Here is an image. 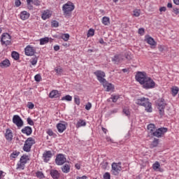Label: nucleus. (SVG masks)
Wrapping results in <instances>:
<instances>
[{
	"instance_id": "obj_6",
	"label": "nucleus",
	"mask_w": 179,
	"mask_h": 179,
	"mask_svg": "<svg viewBox=\"0 0 179 179\" xmlns=\"http://www.w3.org/2000/svg\"><path fill=\"white\" fill-rule=\"evenodd\" d=\"M94 75H95V76H96V79L97 80H99V82L100 83H104L106 82V78H104V77L106 76V73H104V71H101V70H97L95 72H94Z\"/></svg>"
},
{
	"instance_id": "obj_3",
	"label": "nucleus",
	"mask_w": 179,
	"mask_h": 179,
	"mask_svg": "<svg viewBox=\"0 0 179 179\" xmlns=\"http://www.w3.org/2000/svg\"><path fill=\"white\" fill-rule=\"evenodd\" d=\"M155 106L159 110V115L163 117L164 115V108H166V106H167V103H166V100L164 98H159L155 101Z\"/></svg>"
},
{
	"instance_id": "obj_62",
	"label": "nucleus",
	"mask_w": 179,
	"mask_h": 179,
	"mask_svg": "<svg viewBox=\"0 0 179 179\" xmlns=\"http://www.w3.org/2000/svg\"><path fill=\"white\" fill-rule=\"evenodd\" d=\"M108 166V162H103L102 163V167L103 169H107V166Z\"/></svg>"
},
{
	"instance_id": "obj_53",
	"label": "nucleus",
	"mask_w": 179,
	"mask_h": 179,
	"mask_svg": "<svg viewBox=\"0 0 179 179\" xmlns=\"http://www.w3.org/2000/svg\"><path fill=\"white\" fill-rule=\"evenodd\" d=\"M27 107H28L29 110H33V108H34V103L32 102H28Z\"/></svg>"
},
{
	"instance_id": "obj_22",
	"label": "nucleus",
	"mask_w": 179,
	"mask_h": 179,
	"mask_svg": "<svg viewBox=\"0 0 179 179\" xmlns=\"http://www.w3.org/2000/svg\"><path fill=\"white\" fill-rule=\"evenodd\" d=\"M29 160H30V159L29 158V155H23L20 157V162L22 163L23 166H24V164H26L27 162H29Z\"/></svg>"
},
{
	"instance_id": "obj_5",
	"label": "nucleus",
	"mask_w": 179,
	"mask_h": 179,
	"mask_svg": "<svg viewBox=\"0 0 179 179\" xmlns=\"http://www.w3.org/2000/svg\"><path fill=\"white\" fill-rule=\"evenodd\" d=\"M167 131H169V129H167L166 127H160L156 129L151 136H155V138H163Z\"/></svg>"
},
{
	"instance_id": "obj_64",
	"label": "nucleus",
	"mask_w": 179,
	"mask_h": 179,
	"mask_svg": "<svg viewBox=\"0 0 179 179\" xmlns=\"http://www.w3.org/2000/svg\"><path fill=\"white\" fill-rule=\"evenodd\" d=\"M75 167L77 169V170H80V164H76Z\"/></svg>"
},
{
	"instance_id": "obj_8",
	"label": "nucleus",
	"mask_w": 179,
	"mask_h": 179,
	"mask_svg": "<svg viewBox=\"0 0 179 179\" xmlns=\"http://www.w3.org/2000/svg\"><path fill=\"white\" fill-rule=\"evenodd\" d=\"M55 163L57 166H62V164L66 163V157L64 154H58L56 156Z\"/></svg>"
},
{
	"instance_id": "obj_61",
	"label": "nucleus",
	"mask_w": 179,
	"mask_h": 179,
	"mask_svg": "<svg viewBox=\"0 0 179 179\" xmlns=\"http://www.w3.org/2000/svg\"><path fill=\"white\" fill-rule=\"evenodd\" d=\"M173 10L175 15H178L179 14V8H173Z\"/></svg>"
},
{
	"instance_id": "obj_46",
	"label": "nucleus",
	"mask_w": 179,
	"mask_h": 179,
	"mask_svg": "<svg viewBox=\"0 0 179 179\" xmlns=\"http://www.w3.org/2000/svg\"><path fill=\"white\" fill-rule=\"evenodd\" d=\"M59 26V22L57 20H52L51 22V27H58Z\"/></svg>"
},
{
	"instance_id": "obj_11",
	"label": "nucleus",
	"mask_w": 179,
	"mask_h": 179,
	"mask_svg": "<svg viewBox=\"0 0 179 179\" xmlns=\"http://www.w3.org/2000/svg\"><path fill=\"white\" fill-rule=\"evenodd\" d=\"M101 85H103L104 89L106 90V92H114V85H113L112 83H108V81L107 80H106L105 83H102Z\"/></svg>"
},
{
	"instance_id": "obj_54",
	"label": "nucleus",
	"mask_w": 179,
	"mask_h": 179,
	"mask_svg": "<svg viewBox=\"0 0 179 179\" xmlns=\"http://www.w3.org/2000/svg\"><path fill=\"white\" fill-rule=\"evenodd\" d=\"M124 57H125L126 59H127L128 61H131V59H132V57H131V55L128 52H126L124 54Z\"/></svg>"
},
{
	"instance_id": "obj_7",
	"label": "nucleus",
	"mask_w": 179,
	"mask_h": 179,
	"mask_svg": "<svg viewBox=\"0 0 179 179\" xmlns=\"http://www.w3.org/2000/svg\"><path fill=\"white\" fill-rule=\"evenodd\" d=\"M13 122L17 127V128H22V127L24 125L23 120H22V117L18 115H15L13 117Z\"/></svg>"
},
{
	"instance_id": "obj_49",
	"label": "nucleus",
	"mask_w": 179,
	"mask_h": 179,
	"mask_svg": "<svg viewBox=\"0 0 179 179\" xmlns=\"http://www.w3.org/2000/svg\"><path fill=\"white\" fill-rule=\"evenodd\" d=\"M31 3L36 6H40L41 2L39 0H31Z\"/></svg>"
},
{
	"instance_id": "obj_27",
	"label": "nucleus",
	"mask_w": 179,
	"mask_h": 179,
	"mask_svg": "<svg viewBox=\"0 0 179 179\" xmlns=\"http://www.w3.org/2000/svg\"><path fill=\"white\" fill-rule=\"evenodd\" d=\"M55 72H56L58 76H61L62 75V73L64 72V69H62V67L59 66L55 69Z\"/></svg>"
},
{
	"instance_id": "obj_2",
	"label": "nucleus",
	"mask_w": 179,
	"mask_h": 179,
	"mask_svg": "<svg viewBox=\"0 0 179 179\" xmlns=\"http://www.w3.org/2000/svg\"><path fill=\"white\" fill-rule=\"evenodd\" d=\"M136 104L145 107L147 113H152L153 110L152 108V103L149 101V98H145V96L136 99Z\"/></svg>"
},
{
	"instance_id": "obj_38",
	"label": "nucleus",
	"mask_w": 179,
	"mask_h": 179,
	"mask_svg": "<svg viewBox=\"0 0 179 179\" xmlns=\"http://www.w3.org/2000/svg\"><path fill=\"white\" fill-rule=\"evenodd\" d=\"M62 101L66 100V101H72V96L71 95H66L62 98Z\"/></svg>"
},
{
	"instance_id": "obj_32",
	"label": "nucleus",
	"mask_w": 179,
	"mask_h": 179,
	"mask_svg": "<svg viewBox=\"0 0 179 179\" xmlns=\"http://www.w3.org/2000/svg\"><path fill=\"white\" fill-rule=\"evenodd\" d=\"M171 92H172V96H173V97H176V96L178 94V92H179L178 87H173L171 88Z\"/></svg>"
},
{
	"instance_id": "obj_20",
	"label": "nucleus",
	"mask_w": 179,
	"mask_h": 179,
	"mask_svg": "<svg viewBox=\"0 0 179 179\" xmlns=\"http://www.w3.org/2000/svg\"><path fill=\"white\" fill-rule=\"evenodd\" d=\"M9 66H10V61H9L8 59H5L0 62L1 68H9Z\"/></svg>"
},
{
	"instance_id": "obj_35",
	"label": "nucleus",
	"mask_w": 179,
	"mask_h": 179,
	"mask_svg": "<svg viewBox=\"0 0 179 179\" xmlns=\"http://www.w3.org/2000/svg\"><path fill=\"white\" fill-rule=\"evenodd\" d=\"M102 23L104 24V26H108V24H110V17H103L102 18Z\"/></svg>"
},
{
	"instance_id": "obj_45",
	"label": "nucleus",
	"mask_w": 179,
	"mask_h": 179,
	"mask_svg": "<svg viewBox=\"0 0 179 179\" xmlns=\"http://www.w3.org/2000/svg\"><path fill=\"white\" fill-rule=\"evenodd\" d=\"M110 99L113 103H117V101L118 100V99H120V95H112Z\"/></svg>"
},
{
	"instance_id": "obj_15",
	"label": "nucleus",
	"mask_w": 179,
	"mask_h": 179,
	"mask_svg": "<svg viewBox=\"0 0 179 179\" xmlns=\"http://www.w3.org/2000/svg\"><path fill=\"white\" fill-rule=\"evenodd\" d=\"M5 138L6 141H8V142H12V141L13 140V134L12 133V130H10V129H6Z\"/></svg>"
},
{
	"instance_id": "obj_23",
	"label": "nucleus",
	"mask_w": 179,
	"mask_h": 179,
	"mask_svg": "<svg viewBox=\"0 0 179 179\" xmlns=\"http://www.w3.org/2000/svg\"><path fill=\"white\" fill-rule=\"evenodd\" d=\"M159 138H155L151 144L150 145V149H153L155 148H157L159 146Z\"/></svg>"
},
{
	"instance_id": "obj_9",
	"label": "nucleus",
	"mask_w": 179,
	"mask_h": 179,
	"mask_svg": "<svg viewBox=\"0 0 179 179\" xmlns=\"http://www.w3.org/2000/svg\"><path fill=\"white\" fill-rule=\"evenodd\" d=\"M24 52L27 57H33L36 54V50L31 45H27L24 49Z\"/></svg>"
},
{
	"instance_id": "obj_43",
	"label": "nucleus",
	"mask_w": 179,
	"mask_h": 179,
	"mask_svg": "<svg viewBox=\"0 0 179 179\" xmlns=\"http://www.w3.org/2000/svg\"><path fill=\"white\" fill-rule=\"evenodd\" d=\"M122 111H123V113H124L127 117H129V115H131V112H129V110L128 109V108L124 107Z\"/></svg>"
},
{
	"instance_id": "obj_51",
	"label": "nucleus",
	"mask_w": 179,
	"mask_h": 179,
	"mask_svg": "<svg viewBox=\"0 0 179 179\" xmlns=\"http://www.w3.org/2000/svg\"><path fill=\"white\" fill-rule=\"evenodd\" d=\"M34 79H35V81L36 82H40L41 80V75L40 74H36L35 76H34Z\"/></svg>"
},
{
	"instance_id": "obj_37",
	"label": "nucleus",
	"mask_w": 179,
	"mask_h": 179,
	"mask_svg": "<svg viewBox=\"0 0 179 179\" xmlns=\"http://www.w3.org/2000/svg\"><path fill=\"white\" fill-rule=\"evenodd\" d=\"M41 17L43 20H47V19H50V13L48 12H45L42 14Z\"/></svg>"
},
{
	"instance_id": "obj_10",
	"label": "nucleus",
	"mask_w": 179,
	"mask_h": 179,
	"mask_svg": "<svg viewBox=\"0 0 179 179\" xmlns=\"http://www.w3.org/2000/svg\"><path fill=\"white\" fill-rule=\"evenodd\" d=\"M120 171H121V166H118L117 163L113 162L112 164V174H113V176H118Z\"/></svg>"
},
{
	"instance_id": "obj_50",
	"label": "nucleus",
	"mask_w": 179,
	"mask_h": 179,
	"mask_svg": "<svg viewBox=\"0 0 179 179\" xmlns=\"http://www.w3.org/2000/svg\"><path fill=\"white\" fill-rule=\"evenodd\" d=\"M103 179H111V175L108 172H106L103 174Z\"/></svg>"
},
{
	"instance_id": "obj_44",
	"label": "nucleus",
	"mask_w": 179,
	"mask_h": 179,
	"mask_svg": "<svg viewBox=\"0 0 179 179\" xmlns=\"http://www.w3.org/2000/svg\"><path fill=\"white\" fill-rule=\"evenodd\" d=\"M69 34H64L61 36V38H62L64 41H68V40H69Z\"/></svg>"
},
{
	"instance_id": "obj_29",
	"label": "nucleus",
	"mask_w": 179,
	"mask_h": 179,
	"mask_svg": "<svg viewBox=\"0 0 179 179\" xmlns=\"http://www.w3.org/2000/svg\"><path fill=\"white\" fill-rule=\"evenodd\" d=\"M31 146L30 144H27L26 141L24 142V146H23V150L24 152H29L30 150H31Z\"/></svg>"
},
{
	"instance_id": "obj_57",
	"label": "nucleus",
	"mask_w": 179,
	"mask_h": 179,
	"mask_svg": "<svg viewBox=\"0 0 179 179\" xmlns=\"http://www.w3.org/2000/svg\"><path fill=\"white\" fill-rule=\"evenodd\" d=\"M138 34H141V36H143V34H145V29L139 28L138 29Z\"/></svg>"
},
{
	"instance_id": "obj_60",
	"label": "nucleus",
	"mask_w": 179,
	"mask_h": 179,
	"mask_svg": "<svg viewBox=\"0 0 179 179\" xmlns=\"http://www.w3.org/2000/svg\"><path fill=\"white\" fill-rule=\"evenodd\" d=\"M47 134L49 135V136H52L54 135V131H52L51 129H48L47 131Z\"/></svg>"
},
{
	"instance_id": "obj_39",
	"label": "nucleus",
	"mask_w": 179,
	"mask_h": 179,
	"mask_svg": "<svg viewBox=\"0 0 179 179\" xmlns=\"http://www.w3.org/2000/svg\"><path fill=\"white\" fill-rule=\"evenodd\" d=\"M37 61H38V57H35L31 58V59L30 60V62H31V65L34 66V65L37 64Z\"/></svg>"
},
{
	"instance_id": "obj_52",
	"label": "nucleus",
	"mask_w": 179,
	"mask_h": 179,
	"mask_svg": "<svg viewBox=\"0 0 179 179\" xmlns=\"http://www.w3.org/2000/svg\"><path fill=\"white\" fill-rule=\"evenodd\" d=\"M27 124H29V125H31V126L34 125V122L33 121V120H31V117H28L27 119Z\"/></svg>"
},
{
	"instance_id": "obj_21",
	"label": "nucleus",
	"mask_w": 179,
	"mask_h": 179,
	"mask_svg": "<svg viewBox=\"0 0 179 179\" xmlns=\"http://www.w3.org/2000/svg\"><path fill=\"white\" fill-rule=\"evenodd\" d=\"M20 16L22 20H27V19L30 17V13L24 10L20 13Z\"/></svg>"
},
{
	"instance_id": "obj_25",
	"label": "nucleus",
	"mask_w": 179,
	"mask_h": 179,
	"mask_svg": "<svg viewBox=\"0 0 179 179\" xmlns=\"http://www.w3.org/2000/svg\"><path fill=\"white\" fill-rule=\"evenodd\" d=\"M113 62H121L122 61V57H121V55H115L112 58Z\"/></svg>"
},
{
	"instance_id": "obj_17",
	"label": "nucleus",
	"mask_w": 179,
	"mask_h": 179,
	"mask_svg": "<svg viewBox=\"0 0 179 179\" xmlns=\"http://www.w3.org/2000/svg\"><path fill=\"white\" fill-rule=\"evenodd\" d=\"M59 96H61V94L57 90H52L49 94L50 99H58V97H59Z\"/></svg>"
},
{
	"instance_id": "obj_58",
	"label": "nucleus",
	"mask_w": 179,
	"mask_h": 179,
	"mask_svg": "<svg viewBox=\"0 0 179 179\" xmlns=\"http://www.w3.org/2000/svg\"><path fill=\"white\" fill-rule=\"evenodd\" d=\"M17 169H22V170H24V165H23V163L20 162L17 164Z\"/></svg>"
},
{
	"instance_id": "obj_18",
	"label": "nucleus",
	"mask_w": 179,
	"mask_h": 179,
	"mask_svg": "<svg viewBox=\"0 0 179 179\" xmlns=\"http://www.w3.org/2000/svg\"><path fill=\"white\" fill-rule=\"evenodd\" d=\"M145 41L149 44L150 45H152V47H155L157 45V43L155 41V39L152 36H148L145 38Z\"/></svg>"
},
{
	"instance_id": "obj_42",
	"label": "nucleus",
	"mask_w": 179,
	"mask_h": 179,
	"mask_svg": "<svg viewBox=\"0 0 179 179\" xmlns=\"http://www.w3.org/2000/svg\"><path fill=\"white\" fill-rule=\"evenodd\" d=\"M94 36V29H90L87 32V37H93Z\"/></svg>"
},
{
	"instance_id": "obj_4",
	"label": "nucleus",
	"mask_w": 179,
	"mask_h": 179,
	"mask_svg": "<svg viewBox=\"0 0 179 179\" xmlns=\"http://www.w3.org/2000/svg\"><path fill=\"white\" fill-rule=\"evenodd\" d=\"M75 9V5L71 1H68L66 3L64 4L62 6V10L64 16H69L72 10Z\"/></svg>"
},
{
	"instance_id": "obj_16",
	"label": "nucleus",
	"mask_w": 179,
	"mask_h": 179,
	"mask_svg": "<svg viewBox=\"0 0 179 179\" xmlns=\"http://www.w3.org/2000/svg\"><path fill=\"white\" fill-rule=\"evenodd\" d=\"M50 175L53 179H59L61 173L57 169H51L50 171Z\"/></svg>"
},
{
	"instance_id": "obj_63",
	"label": "nucleus",
	"mask_w": 179,
	"mask_h": 179,
	"mask_svg": "<svg viewBox=\"0 0 179 179\" xmlns=\"http://www.w3.org/2000/svg\"><path fill=\"white\" fill-rule=\"evenodd\" d=\"M166 10H167V8L166 7H164V6L161 7L159 8V12H166Z\"/></svg>"
},
{
	"instance_id": "obj_24",
	"label": "nucleus",
	"mask_w": 179,
	"mask_h": 179,
	"mask_svg": "<svg viewBox=\"0 0 179 179\" xmlns=\"http://www.w3.org/2000/svg\"><path fill=\"white\" fill-rule=\"evenodd\" d=\"M62 171L65 173H69L71 171V166H69L68 164H64L62 167Z\"/></svg>"
},
{
	"instance_id": "obj_14",
	"label": "nucleus",
	"mask_w": 179,
	"mask_h": 179,
	"mask_svg": "<svg viewBox=\"0 0 179 179\" xmlns=\"http://www.w3.org/2000/svg\"><path fill=\"white\" fill-rule=\"evenodd\" d=\"M22 134L27 135V136H30L31 134H33V129L30 126H26L23 129H21Z\"/></svg>"
},
{
	"instance_id": "obj_56",
	"label": "nucleus",
	"mask_w": 179,
	"mask_h": 179,
	"mask_svg": "<svg viewBox=\"0 0 179 179\" xmlns=\"http://www.w3.org/2000/svg\"><path fill=\"white\" fill-rule=\"evenodd\" d=\"M15 5L16 8H19V6H20V5H22V1H20V0H15Z\"/></svg>"
},
{
	"instance_id": "obj_47",
	"label": "nucleus",
	"mask_w": 179,
	"mask_h": 179,
	"mask_svg": "<svg viewBox=\"0 0 179 179\" xmlns=\"http://www.w3.org/2000/svg\"><path fill=\"white\" fill-rule=\"evenodd\" d=\"M36 177H38V178H40V179L45 178V176H44V173H43V172L39 171H37L36 173Z\"/></svg>"
},
{
	"instance_id": "obj_1",
	"label": "nucleus",
	"mask_w": 179,
	"mask_h": 179,
	"mask_svg": "<svg viewBox=\"0 0 179 179\" xmlns=\"http://www.w3.org/2000/svg\"><path fill=\"white\" fill-rule=\"evenodd\" d=\"M136 82L141 85L143 89L149 90V89H155L156 83L152 78L148 76V73L145 71H138L135 76Z\"/></svg>"
},
{
	"instance_id": "obj_26",
	"label": "nucleus",
	"mask_w": 179,
	"mask_h": 179,
	"mask_svg": "<svg viewBox=\"0 0 179 179\" xmlns=\"http://www.w3.org/2000/svg\"><path fill=\"white\" fill-rule=\"evenodd\" d=\"M1 40H12V36L8 33H3L1 35Z\"/></svg>"
},
{
	"instance_id": "obj_19",
	"label": "nucleus",
	"mask_w": 179,
	"mask_h": 179,
	"mask_svg": "<svg viewBox=\"0 0 179 179\" xmlns=\"http://www.w3.org/2000/svg\"><path fill=\"white\" fill-rule=\"evenodd\" d=\"M147 129L149 130V134L150 135V136H152L153 135V132H155L156 131V125H155V124H149L147 126Z\"/></svg>"
},
{
	"instance_id": "obj_55",
	"label": "nucleus",
	"mask_w": 179,
	"mask_h": 179,
	"mask_svg": "<svg viewBox=\"0 0 179 179\" xmlns=\"http://www.w3.org/2000/svg\"><path fill=\"white\" fill-rule=\"evenodd\" d=\"M90 108H92V103L90 102H88L86 105H85V110H87V111H89V110H90Z\"/></svg>"
},
{
	"instance_id": "obj_41",
	"label": "nucleus",
	"mask_w": 179,
	"mask_h": 179,
	"mask_svg": "<svg viewBox=\"0 0 179 179\" xmlns=\"http://www.w3.org/2000/svg\"><path fill=\"white\" fill-rule=\"evenodd\" d=\"M1 43L2 45H10L11 41L10 39L9 40H6V41H3V40H1Z\"/></svg>"
},
{
	"instance_id": "obj_36",
	"label": "nucleus",
	"mask_w": 179,
	"mask_h": 179,
	"mask_svg": "<svg viewBox=\"0 0 179 179\" xmlns=\"http://www.w3.org/2000/svg\"><path fill=\"white\" fill-rule=\"evenodd\" d=\"M74 103L77 104V106L80 105V98L78 95L74 96Z\"/></svg>"
},
{
	"instance_id": "obj_59",
	"label": "nucleus",
	"mask_w": 179,
	"mask_h": 179,
	"mask_svg": "<svg viewBox=\"0 0 179 179\" xmlns=\"http://www.w3.org/2000/svg\"><path fill=\"white\" fill-rule=\"evenodd\" d=\"M134 16H136V17H139V16H141V13H139L138 10H134Z\"/></svg>"
},
{
	"instance_id": "obj_31",
	"label": "nucleus",
	"mask_w": 179,
	"mask_h": 179,
	"mask_svg": "<svg viewBox=\"0 0 179 179\" xmlns=\"http://www.w3.org/2000/svg\"><path fill=\"white\" fill-rule=\"evenodd\" d=\"M20 155V152L13 151L10 155V159L13 160V159H16V157H17V156H19Z\"/></svg>"
},
{
	"instance_id": "obj_30",
	"label": "nucleus",
	"mask_w": 179,
	"mask_h": 179,
	"mask_svg": "<svg viewBox=\"0 0 179 179\" xmlns=\"http://www.w3.org/2000/svg\"><path fill=\"white\" fill-rule=\"evenodd\" d=\"M25 142L28 144L30 145L31 146H33V145L36 144V140L31 137H29Z\"/></svg>"
},
{
	"instance_id": "obj_33",
	"label": "nucleus",
	"mask_w": 179,
	"mask_h": 179,
	"mask_svg": "<svg viewBox=\"0 0 179 179\" xmlns=\"http://www.w3.org/2000/svg\"><path fill=\"white\" fill-rule=\"evenodd\" d=\"M80 127H86V122L85 120H80L76 124V128H80Z\"/></svg>"
},
{
	"instance_id": "obj_34",
	"label": "nucleus",
	"mask_w": 179,
	"mask_h": 179,
	"mask_svg": "<svg viewBox=\"0 0 179 179\" xmlns=\"http://www.w3.org/2000/svg\"><path fill=\"white\" fill-rule=\"evenodd\" d=\"M50 41V38L45 37V38H42L40 39V44L41 45H44V44H47Z\"/></svg>"
},
{
	"instance_id": "obj_48",
	"label": "nucleus",
	"mask_w": 179,
	"mask_h": 179,
	"mask_svg": "<svg viewBox=\"0 0 179 179\" xmlns=\"http://www.w3.org/2000/svg\"><path fill=\"white\" fill-rule=\"evenodd\" d=\"M160 168V164L159 162H156L155 164L152 165V169L153 170H158V169Z\"/></svg>"
},
{
	"instance_id": "obj_12",
	"label": "nucleus",
	"mask_w": 179,
	"mask_h": 179,
	"mask_svg": "<svg viewBox=\"0 0 179 179\" xmlns=\"http://www.w3.org/2000/svg\"><path fill=\"white\" fill-rule=\"evenodd\" d=\"M62 122L63 123H58L56 126L59 134H62V132L66 129V127H68V123L66 122L63 121Z\"/></svg>"
},
{
	"instance_id": "obj_13",
	"label": "nucleus",
	"mask_w": 179,
	"mask_h": 179,
	"mask_svg": "<svg viewBox=\"0 0 179 179\" xmlns=\"http://www.w3.org/2000/svg\"><path fill=\"white\" fill-rule=\"evenodd\" d=\"M51 157H52V152L50 150L45 151L43 152V162H45V163H48Z\"/></svg>"
},
{
	"instance_id": "obj_28",
	"label": "nucleus",
	"mask_w": 179,
	"mask_h": 179,
	"mask_svg": "<svg viewBox=\"0 0 179 179\" xmlns=\"http://www.w3.org/2000/svg\"><path fill=\"white\" fill-rule=\"evenodd\" d=\"M11 57L13 58V59H15V61H17L20 58V55H19V52L16 51H13L11 53Z\"/></svg>"
},
{
	"instance_id": "obj_40",
	"label": "nucleus",
	"mask_w": 179,
	"mask_h": 179,
	"mask_svg": "<svg viewBox=\"0 0 179 179\" xmlns=\"http://www.w3.org/2000/svg\"><path fill=\"white\" fill-rule=\"evenodd\" d=\"M27 8L29 10H33V5H31V0H27Z\"/></svg>"
}]
</instances>
